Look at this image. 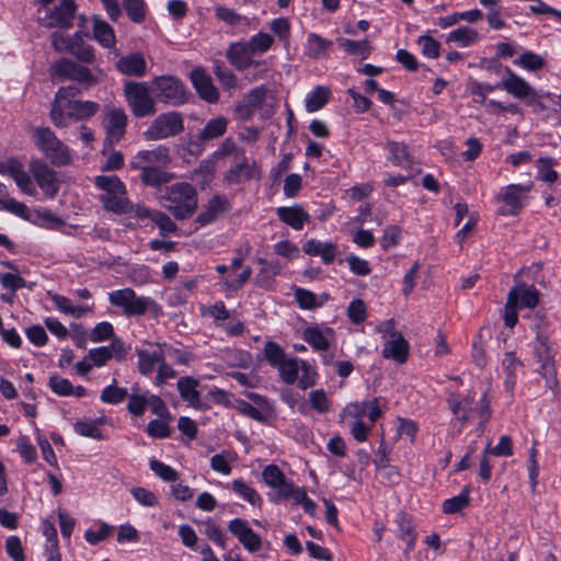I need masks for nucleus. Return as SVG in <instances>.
Returning a JSON list of instances; mask_svg holds the SVG:
<instances>
[{
    "label": "nucleus",
    "instance_id": "nucleus-44",
    "mask_svg": "<svg viewBox=\"0 0 561 561\" xmlns=\"http://www.w3.org/2000/svg\"><path fill=\"white\" fill-rule=\"evenodd\" d=\"M470 486L466 485L460 494L444 501L443 511L446 514H455L467 507L470 503Z\"/></svg>",
    "mask_w": 561,
    "mask_h": 561
},
{
    "label": "nucleus",
    "instance_id": "nucleus-49",
    "mask_svg": "<svg viewBox=\"0 0 561 561\" xmlns=\"http://www.w3.org/2000/svg\"><path fill=\"white\" fill-rule=\"evenodd\" d=\"M514 64L528 71H537L545 66V60L533 51H525L514 60Z\"/></svg>",
    "mask_w": 561,
    "mask_h": 561
},
{
    "label": "nucleus",
    "instance_id": "nucleus-62",
    "mask_svg": "<svg viewBox=\"0 0 561 561\" xmlns=\"http://www.w3.org/2000/svg\"><path fill=\"white\" fill-rule=\"evenodd\" d=\"M309 402L312 409L319 413H327L330 410L328 396L322 389L311 391L309 393Z\"/></svg>",
    "mask_w": 561,
    "mask_h": 561
},
{
    "label": "nucleus",
    "instance_id": "nucleus-27",
    "mask_svg": "<svg viewBox=\"0 0 561 561\" xmlns=\"http://www.w3.org/2000/svg\"><path fill=\"white\" fill-rule=\"evenodd\" d=\"M228 123V119L224 116L209 119L198 131L197 140L204 144L224 136L227 131Z\"/></svg>",
    "mask_w": 561,
    "mask_h": 561
},
{
    "label": "nucleus",
    "instance_id": "nucleus-48",
    "mask_svg": "<svg viewBox=\"0 0 561 561\" xmlns=\"http://www.w3.org/2000/svg\"><path fill=\"white\" fill-rule=\"evenodd\" d=\"M234 408L242 415H245L257 422H265L267 419V414L270 413L268 411L263 410L260 407H254L244 400L237 401Z\"/></svg>",
    "mask_w": 561,
    "mask_h": 561
},
{
    "label": "nucleus",
    "instance_id": "nucleus-36",
    "mask_svg": "<svg viewBox=\"0 0 561 561\" xmlns=\"http://www.w3.org/2000/svg\"><path fill=\"white\" fill-rule=\"evenodd\" d=\"M55 307L62 313L70 314L76 319L91 312L92 308L88 306H73L71 300L58 294H49Z\"/></svg>",
    "mask_w": 561,
    "mask_h": 561
},
{
    "label": "nucleus",
    "instance_id": "nucleus-2",
    "mask_svg": "<svg viewBox=\"0 0 561 561\" xmlns=\"http://www.w3.org/2000/svg\"><path fill=\"white\" fill-rule=\"evenodd\" d=\"M94 183L103 192L100 199L107 210L117 214H128L133 210V204L127 198L126 186L118 176L99 175Z\"/></svg>",
    "mask_w": 561,
    "mask_h": 561
},
{
    "label": "nucleus",
    "instance_id": "nucleus-37",
    "mask_svg": "<svg viewBox=\"0 0 561 561\" xmlns=\"http://www.w3.org/2000/svg\"><path fill=\"white\" fill-rule=\"evenodd\" d=\"M295 298L301 309L311 310L323 306L330 298L329 294L324 293L317 296L310 290L297 288L294 293Z\"/></svg>",
    "mask_w": 561,
    "mask_h": 561
},
{
    "label": "nucleus",
    "instance_id": "nucleus-7",
    "mask_svg": "<svg viewBox=\"0 0 561 561\" xmlns=\"http://www.w3.org/2000/svg\"><path fill=\"white\" fill-rule=\"evenodd\" d=\"M108 301L112 306L118 307L127 317H139L145 314L154 301L149 297L137 296L131 288L113 290L108 294Z\"/></svg>",
    "mask_w": 561,
    "mask_h": 561
},
{
    "label": "nucleus",
    "instance_id": "nucleus-47",
    "mask_svg": "<svg viewBox=\"0 0 561 561\" xmlns=\"http://www.w3.org/2000/svg\"><path fill=\"white\" fill-rule=\"evenodd\" d=\"M340 46L348 54L359 56L365 59L370 53V46L367 39L353 41L348 38H341Z\"/></svg>",
    "mask_w": 561,
    "mask_h": 561
},
{
    "label": "nucleus",
    "instance_id": "nucleus-38",
    "mask_svg": "<svg viewBox=\"0 0 561 561\" xmlns=\"http://www.w3.org/2000/svg\"><path fill=\"white\" fill-rule=\"evenodd\" d=\"M164 167H153L140 171V180L147 186L157 187L173 180V174L163 170Z\"/></svg>",
    "mask_w": 561,
    "mask_h": 561
},
{
    "label": "nucleus",
    "instance_id": "nucleus-46",
    "mask_svg": "<svg viewBox=\"0 0 561 561\" xmlns=\"http://www.w3.org/2000/svg\"><path fill=\"white\" fill-rule=\"evenodd\" d=\"M478 39V33L473 28L462 26L454 30L448 34V42H456L462 47H468L476 43Z\"/></svg>",
    "mask_w": 561,
    "mask_h": 561
},
{
    "label": "nucleus",
    "instance_id": "nucleus-53",
    "mask_svg": "<svg viewBox=\"0 0 561 561\" xmlns=\"http://www.w3.org/2000/svg\"><path fill=\"white\" fill-rule=\"evenodd\" d=\"M330 43L317 34H310L307 39V54L311 58H319L328 49Z\"/></svg>",
    "mask_w": 561,
    "mask_h": 561
},
{
    "label": "nucleus",
    "instance_id": "nucleus-39",
    "mask_svg": "<svg viewBox=\"0 0 561 561\" xmlns=\"http://www.w3.org/2000/svg\"><path fill=\"white\" fill-rule=\"evenodd\" d=\"M94 38L104 47H113L115 44V35L113 28L98 16L93 18Z\"/></svg>",
    "mask_w": 561,
    "mask_h": 561
},
{
    "label": "nucleus",
    "instance_id": "nucleus-51",
    "mask_svg": "<svg viewBox=\"0 0 561 561\" xmlns=\"http://www.w3.org/2000/svg\"><path fill=\"white\" fill-rule=\"evenodd\" d=\"M127 396V390L125 388L117 387L114 381L112 385L103 389L100 398L104 403L118 404L123 402Z\"/></svg>",
    "mask_w": 561,
    "mask_h": 561
},
{
    "label": "nucleus",
    "instance_id": "nucleus-11",
    "mask_svg": "<svg viewBox=\"0 0 561 561\" xmlns=\"http://www.w3.org/2000/svg\"><path fill=\"white\" fill-rule=\"evenodd\" d=\"M261 169L255 161H250L245 152H239L232 159V165L227 170L224 181L227 184H240L244 181L260 180Z\"/></svg>",
    "mask_w": 561,
    "mask_h": 561
},
{
    "label": "nucleus",
    "instance_id": "nucleus-43",
    "mask_svg": "<svg viewBox=\"0 0 561 561\" xmlns=\"http://www.w3.org/2000/svg\"><path fill=\"white\" fill-rule=\"evenodd\" d=\"M231 489L244 501L249 502L251 505L256 506L261 505L262 497L261 495L247 482L241 479H236L231 482Z\"/></svg>",
    "mask_w": 561,
    "mask_h": 561
},
{
    "label": "nucleus",
    "instance_id": "nucleus-55",
    "mask_svg": "<svg viewBox=\"0 0 561 561\" xmlns=\"http://www.w3.org/2000/svg\"><path fill=\"white\" fill-rule=\"evenodd\" d=\"M264 355L266 360L273 367H277L286 358L285 351L279 344L275 342L265 343Z\"/></svg>",
    "mask_w": 561,
    "mask_h": 561
},
{
    "label": "nucleus",
    "instance_id": "nucleus-14",
    "mask_svg": "<svg viewBox=\"0 0 561 561\" xmlns=\"http://www.w3.org/2000/svg\"><path fill=\"white\" fill-rule=\"evenodd\" d=\"M171 162L170 149L165 146H158L153 149L138 151L130 160V168L134 170H146L153 167H168Z\"/></svg>",
    "mask_w": 561,
    "mask_h": 561
},
{
    "label": "nucleus",
    "instance_id": "nucleus-22",
    "mask_svg": "<svg viewBox=\"0 0 561 561\" xmlns=\"http://www.w3.org/2000/svg\"><path fill=\"white\" fill-rule=\"evenodd\" d=\"M304 340L318 352H325L330 348V342L334 339L332 328L308 327L302 333Z\"/></svg>",
    "mask_w": 561,
    "mask_h": 561
},
{
    "label": "nucleus",
    "instance_id": "nucleus-58",
    "mask_svg": "<svg viewBox=\"0 0 561 561\" xmlns=\"http://www.w3.org/2000/svg\"><path fill=\"white\" fill-rule=\"evenodd\" d=\"M150 469L163 481L174 482L178 480V472L162 461L156 459L150 460Z\"/></svg>",
    "mask_w": 561,
    "mask_h": 561
},
{
    "label": "nucleus",
    "instance_id": "nucleus-60",
    "mask_svg": "<svg viewBox=\"0 0 561 561\" xmlns=\"http://www.w3.org/2000/svg\"><path fill=\"white\" fill-rule=\"evenodd\" d=\"M347 316L353 323H363L367 317L365 302L362 299L352 300L347 307Z\"/></svg>",
    "mask_w": 561,
    "mask_h": 561
},
{
    "label": "nucleus",
    "instance_id": "nucleus-16",
    "mask_svg": "<svg viewBox=\"0 0 561 561\" xmlns=\"http://www.w3.org/2000/svg\"><path fill=\"white\" fill-rule=\"evenodd\" d=\"M190 79L201 99L208 103H216L218 101L219 92L204 68L195 67L192 69Z\"/></svg>",
    "mask_w": 561,
    "mask_h": 561
},
{
    "label": "nucleus",
    "instance_id": "nucleus-13",
    "mask_svg": "<svg viewBox=\"0 0 561 561\" xmlns=\"http://www.w3.org/2000/svg\"><path fill=\"white\" fill-rule=\"evenodd\" d=\"M128 116L122 107H105L104 129L106 133L105 142L108 145L119 142L126 133Z\"/></svg>",
    "mask_w": 561,
    "mask_h": 561
},
{
    "label": "nucleus",
    "instance_id": "nucleus-21",
    "mask_svg": "<svg viewBox=\"0 0 561 561\" xmlns=\"http://www.w3.org/2000/svg\"><path fill=\"white\" fill-rule=\"evenodd\" d=\"M138 356V369L142 375H150L156 365L159 366L160 362H163V357L165 356V352L163 348V344H158L153 348H137L136 350Z\"/></svg>",
    "mask_w": 561,
    "mask_h": 561
},
{
    "label": "nucleus",
    "instance_id": "nucleus-17",
    "mask_svg": "<svg viewBox=\"0 0 561 561\" xmlns=\"http://www.w3.org/2000/svg\"><path fill=\"white\" fill-rule=\"evenodd\" d=\"M31 170L39 188L48 197H55L59 191V181L56 172L43 162L33 163Z\"/></svg>",
    "mask_w": 561,
    "mask_h": 561
},
{
    "label": "nucleus",
    "instance_id": "nucleus-50",
    "mask_svg": "<svg viewBox=\"0 0 561 561\" xmlns=\"http://www.w3.org/2000/svg\"><path fill=\"white\" fill-rule=\"evenodd\" d=\"M234 458L228 451L216 454L210 458V468L221 474L228 476L231 473V462Z\"/></svg>",
    "mask_w": 561,
    "mask_h": 561
},
{
    "label": "nucleus",
    "instance_id": "nucleus-29",
    "mask_svg": "<svg viewBox=\"0 0 561 561\" xmlns=\"http://www.w3.org/2000/svg\"><path fill=\"white\" fill-rule=\"evenodd\" d=\"M146 60L139 54L124 56L116 62L117 70L127 76L142 77L146 73Z\"/></svg>",
    "mask_w": 561,
    "mask_h": 561
},
{
    "label": "nucleus",
    "instance_id": "nucleus-40",
    "mask_svg": "<svg viewBox=\"0 0 561 561\" xmlns=\"http://www.w3.org/2000/svg\"><path fill=\"white\" fill-rule=\"evenodd\" d=\"M522 367V362H519L514 353L506 352L504 358L502 360V368L506 374L505 378V387L508 391H512L515 385L516 373Z\"/></svg>",
    "mask_w": 561,
    "mask_h": 561
},
{
    "label": "nucleus",
    "instance_id": "nucleus-57",
    "mask_svg": "<svg viewBox=\"0 0 561 561\" xmlns=\"http://www.w3.org/2000/svg\"><path fill=\"white\" fill-rule=\"evenodd\" d=\"M254 55L267 51L274 43V38L267 33H259L248 41Z\"/></svg>",
    "mask_w": 561,
    "mask_h": 561
},
{
    "label": "nucleus",
    "instance_id": "nucleus-20",
    "mask_svg": "<svg viewBox=\"0 0 561 561\" xmlns=\"http://www.w3.org/2000/svg\"><path fill=\"white\" fill-rule=\"evenodd\" d=\"M537 339L540 346L536 350L538 359L540 362V374L546 379L547 386L552 388L556 385V368L553 358L547 346V339L537 333Z\"/></svg>",
    "mask_w": 561,
    "mask_h": 561
},
{
    "label": "nucleus",
    "instance_id": "nucleus-26",
    "mask_svg": "<svg viewBox=\"0 0 561 561\" xmlns=\"http://www.w3.org/2000/svg\"><path fill=\"white\" fill-rule=\"evenodd\" d=\"M229 209V202L226 197L215 195L211 197L204 210L197 216V221L201 225H207L214 221L218 216L222 215Z\"/></svg>",
    "mask_w": 561,
    "mask_h": 561
},
{
    "label": "nucleus",
    "instance_id": "nucleus-18",
    "mask_svg": "<svg viewBox=\"0 0 561 561\" xmlns=\"http://www.w3.org/2000/svg\"><path fill=\"white\" fill-rule=\"evenodd\" d=\"M229 530L247 550L254 552L261 548L260 536L249 527L245 520L240 518L232 519L229 523Z\"/></svg>",
    "mask_w": 561,
    "mask_h": 561
},
{
    "label": "nucleus",
    "instance_id": "nucleus-42",
    "mask_svg": "<svg viewBox=\"0 0 561 561\" xmlns=\"http://www.w3.org/2000/svg\"><path fill=\"white\" fill-rule=\"evenodd\" d=\"M304 488L296 486L291 481L284 479L283 482L275 486V493L271 495V501L274 503H279L285 500H293V502L297 499V493H300Z\"/></svg>",
    "mask_w": 561,
    "mask_h": 561
},
{
    "label": "nucleus",
    "instance_id": "nucleus-5",
    "mask_svg": "<svg viewBox=\"0 0 561 561\" xmlns=\"http://www.w3.org/2000/svg\"><path fill=\"white\" fill-rule=\"evenodd\" d=\"M51 76L57 80H73L89 89L100 82L99 75H94L88 67L79 65L68 58H60L50 68Z\"/></svg>",
    "mask_w": 561,
    "mask_h": 561
},
{
    "label": "nucleus",
    "instance_id": "nucleus-28",
    "mask_svg": "<svg viewBox=\"0 0 561 561\" xmlns=\"http://www.w3.org/2000/svg\"><path fill=\"white\" fill-rule=\"evenodd\" d=\"M278 218L290 226L295 230H301L305 222H308L310 217L299 205L293 207H279L277 209Z\"/></svg>",
    "mask_w": 561,
    "mask_h": 561
},
{
    "label": "nucleus",
    "instance_id": "nucleus-4",
    "mask_svg": "<svg viewBox=\"0 0 561 561\" xmlns=\"http://www.w3.org/2000/svg\"><path fill=\"white\" fill-rule=\"evenodd\" d=\"M184 129L183 116L179 112H168L158 115L151 121L148 128L142 133L146 141H158L174 137Z\"/></svg>",
    "mask_w": 561,
    "mask_h": 561
},
{
    "label": "nucleus",
    "instance_id": "nucleus-24",
    "mask_svg": "<svg viewBox=\"0 0 561 561\" xmlns=\"http://www.w3.org/2000/svg\"><path fill=\"white\" fill-rule=\"evenodd\" d=\"M306 254L319 255L324 264H331L337 254V245L334 242H321L316 239L307 240L302 247Z\"/></svg>",
    "mask_w": 561,
    "mask_h": 561
},
{
    "label": "nucleus",
    "instance_id": "nucleus-54",
    "mask_svg": "<svg viewBox=\"0 0 561 561\" xmlns=\"http://www.w3.org/2000/svg\"><path fill=\"white\" fill-rule=\"evenodd\" d=\"M299 371H301V375H298L297 380L299 382V387L302 390H306L316 385L318 374L313 366H311L305 360H300Z\"/></svg>",
    "mask_w": 561,
    "mask_h": 561
},
{
    "label": "nucleus",
    "instance_id": "nucleus-30",
    "mask_svg": "<svg viewBox=\"0 0 561 561\" xmlns=\"http://www.w3.org/2000/svg\"><path fill=\"white\" fill-rule=\"evenodd\" d=\"M253 55L254 54L248 42L233 43L227 50L228 60L238 69H245L249 66L250 59Z\"/></svg>",
    "mask_w": 561,
    "mask_h": 561
},
{
    "label": "nucleus",
    "instance_id": "nucleus-59",
    "mask_svg": "<svg viewBox=\"0 0 561 561\" xmlns=\"http://www.w3.org/2000/svg\"><path fill=\"white\" fill-rule=\"evenodd\" d=\"M0 209L27 219V207L12 197L0 198Z\"/></svg>",
    "mask_w": 561,
    "mask_h": 561
},
{
    "label": "nucleus",
    "instance_id": "nucleus-61",
    "mask_svg": "<svg viewBox=\"0 0 561 561\" xmlns=\"http://www.w3.org/2000/svg\"><path fill=\"white\" fill-rule=\"evenodd\" d=\"M262 478L266 485L272 489L278 486V484L286 479L283 471L275 465L266 466L262 471Z\"/></svg>",
    "mask_w": 561,
    "mask_h": 561
},
{
    "label": "nucleus",
    "instance_id": "nucleus-56",
    "mask_svg": "<svg viewBox=\"0 0 561 561\" xmlns=\"http://www.w3.org/2000/svg\"><path fill=\"white\" fill-rule=\"evenodd\" d=\"M100 108V104L93 101H79L77 100V104L75 107V112L72 113L73 119H85L93 116Z\"/></svg>",
    "mask_w": 561,
    "mask_h": 561
},
{
    "label": "nucleus",
    "instance_id": "nucleus-1",
    "mask_svg": "<svg viewBox=\"0 0 561 561\" xmlns=\"http://www.w3.org/2000/svg\"><path fill=\"white\" fill-rule=\"evenodd\" d=\"M158 199L176 219L191 217L198 203L195 187L186 182L164 187L159 192Z\"/></svg>",
    "mask_w": 561,
    "mask_h": 561
},
{
    "label": "nucleus",
    "instance_id": "nucleus-52",
    "mask_svg": "<svg viewBox=\"0 0 561 561\" xmlns=\"http://www.w3.org/2000/svg\"><path fill=\"white\" fill-rule=\"evenodd\" d=\"M100 423H102V420L96 422L78 421L75 423V431L81 436L100 440L103 439L102 432L98 427Z\"/></svg>",
    "mask_w": 561,
    "mask_h": 561
},
{
    "label": "nucleus",
    "instance_id": "nucleus-9",
    "mask_svg": "<svg viewBox=\"0 0 561 561\" xmlns=\"http://www.w3.org/2000/svg\"><path fill=\"white\" fill-rule=\"evenodd\" d=\"M447 403L453 415L460 422L461 427L472 419L474 413H478L483 422H486L489 419V403L485 402L484 399L478 409L472 396L468 394L462 397L457 393H451L447 399Z\"/></svg>",
    "mask_w": 561,
    "mask_h": 561
},
{
    "label": "nucleus",
    "instance_id": "nucleus-15",
    "mask_svg": "<svg viewBox=\"0 0 561 561\" xmlns=\"http://www.w3.org/2000/svg\"><path fill=\"white\" fill-rule=\"evenodd\" d=\"M496 87L505 90L518 100H524L525 102L528 99L535 101V99L539 96L538 91H536L525 79L517 76L510 68H505V77L502 78Z\"/></svg>",
    "mask_w": 561,
    "mask_h": 561
},
{
    "label": "nucleus",
    "instance_id": "nucleus-12",
    "mask_svg": "<svg viewBox=\"0 0 561 561\" xmlns=\"http://www.w3.org/2000/svg\"><path fill=\"white\" fill-rule=\"evenodd\" d=\"M531 185L523 184H511L507 185L503 193L497 197L503 202V206L500 208V214L503 216H515L518 215L524 208L525 201L527 199L528 192Z\"/></svg>",
    "mask_w": 561,
    "mask_h": 561
},
{
    "label": "nucleus",
    "instance_id": "nucleus-23",
    "mask_svg": "<svg viewBox=\"0 0 561 561\" xmlns=\"http://www.w3.org/2000/svg\"><path fill=\"white\" fill-rule=\"evenodd\" d=\"M409 355V343L401 333H393L382 348L385 358L393 359L399 364L407 362Z\"/></svg>",
    "mask_w": 561,
    "mask_h": 561
},
{
    "label": "nucleus",
    "instance_id": "nucleus-34",
    "mask_svg": "<svg viewBox=\"0 0 561 561\" xmlns=\"http://www.w3.org/2000/svg\"><path fill=\"white\" fill-rule=\"evenodd\" d=\"M178 390L183 400L192 407H198L201 403L199 392L197 390L198 381L192 377H181L178 380Z\"/></svg>",
    "mask_w": 561,
    "mask_h": 561
},
{
    "label": "nucleus",
    "instance_id": "nucleus-3",
    "mask_svg": "<svg viewBox=\"0 0 561 561\" xmlns=\"http://www.w3.org/2000/svg\"><path fill=\"white\" fill-rule=\"evenodd\" d=\"M124 98L137 118L157 113V102L146 82L128 81L124 84Z\"/></svg>",
    "mask_w": 561,
    "mask_h": 561
},
{
    "label": "nucleus",
    "instance_id": "nucleus-41",
    "mask_svg": "<svg viewBox=\"0 0 561 561\" xmlns=\"http://www.w3.org/2000/svg\"><path fill=\"white\" fill-rule=\"evenodd\" d=\"M276 368L283 382L293 385L298 379L300 362L297 358L286 357Z\"/></svg>",
    "mask_w": 561,
    "mask_h": 561
},
{
    "label": "nucleus",
    "instance_id": "nucleus-10",
    "mask_svg": "<svg viewBox=\"0 0 561 561\" xmlns=\"http://www.w3.org/2000/svg\"><path fill=\"white\" fill-rule=\"evenodd\" d=\"M152 87L158 100L165 104L181 105L186 101V88L176 77H156L152 80Z\"/></svg>",
    "mask_w": 561,
    "mask_h": 561
},
{
    "label": "nucleus",
    "instance_id": "nucleus-25",
    "mask_svg": "<svg viewBox=\"0 0 561 561\" xmlns=\"http://www.w3.org/2000/svg\"><path fill=\"white\" fill-rule=\"evenodd\" d=\"M507 298L516 305L519 301L520 307L534 308L538 305L539 293L534 286L519 283L508 291Z\"/></svg>",
    "mask_w": 561,
    "mask_h": 561
},
{
    "label": "nucleus",
    "instance_id": "nucleus-6",
    "mask_svg": "<svg viewBox=\"0 0 561 561\" xmlns=\"http://www.w3.org/2000/svg\"><path fill=\"white\" fill-rule=\"evenodd\" d=\"M34 140L53 164L66 165L70 162L69 148L49 128H36L34 130Z\"/></svg>",
    "mask_w": 561,
    "mask_h": 561
},
{
    "label": "nucleus",
    "instance_id": "nucleus-8",
    "mask_svg": "<svg viewBox=\"0 0 561 561\" xmlns=\"http://www.w3.org/2000/svg\"><path fill=\"white\" fill-rule=\"evenodd\" d=\"M76 9L73 0H60L54 8L38 10V22L47 28H69L73 24Z\"/></svg>",
    "mask_w": 561,
    "mask_h": 561
},
{
    "label": "nucleus",
    "instance_id": "nucleus-19",
    "mask_svg": "<svg viewBox=\"0 0 561 561\" xmlns=\"http://www.w3.org/2000/svg\"><path fill=\"white\" fill-rule=\"evenodd\" d=\"M76 104L77 100H71L64 95L60 96L56 93L50 111V118L54 125L66 127L69 119L73 117L71 112H75Z\"/></svg>",
    "mask_w": 561,
    "mask_h": 561
},
{
    "label": "nucleus",
    "instance_id": "nucleus-35",
    "mask_svg": "<svg viewBox=\"0 0 561 561\" xmlns=\"http://www.w3.org/2000/svg\"><path fill=\"white\" fill-rule=\"evenodd\" d=\"M267 90L264 87H256L252 89L243 99V103L238 107L240 113L244 112L247 117L251 116L252 112L261 108Z\"/></svg>",
    "mask_w": 561,
    "mask_h": 561
},
{
    "label": "nucleus",
    "instance_id": "nucleus-33",
    "mask_svg": "<svg viewBox=\"0 0 561 561\" xmlns=\"http://www.w3.org/2000/svg\"><path fill=\"white\" fill-rule=\"evenodd\" d=\"M5 173L9 174L16 183V185L27 195H35L36 190L32 183L30 175L23 170V167L18 162H10L5 168Z\"/></svg>",
    "mask_w": 561,
    "mask_h": 561
},
{
    "label": "nucleus",
    "instance_id": "nucleus-63",
    "mask_svg": "<svg viewBox=\"0 0 561 561\" xmlns=\"http://www.w3.org/2000/svg\"><path fill=\"white\" fill-rule=\"evenodd\" d=\"M148 405V397L145 394L131 393L128 396L127 410L131 415L141 416Z\"/></svg>",
    "mask_w": 561,
    "mask_h": 561
},
{
    "label": "nucleus",
    "instance_id": "nucleus-64",
    "mask_svg": "<svg viewBox=\"0 0 561 561\" xmlns=\"http://www.w3.org/2000/svg\"><path fill=\"white\" fill-rule=\"evenodd\" d=\"M5 550L13 561H25L22 543L18 536H10L7 538Z\"/></svg>",
    "mask_w": 561,
    "mask_h": 561
},
{
    "label": "nucleus",
    "instance_id": "nucleus-45",
    "mask_svg": "<svg viewBox=\"0 0 561 561\" xmlns=\"http://www.w3.org/2000/svg\"><path fill=\"white\" fill-rule=\"evenodd\" d=\"M330 90L325 87H317L306 99V110L309 113L322 108L329 101Z\"/></svg>",
    "mask_w": 561,
    "mask_h": 561
},
{
    "label": "nucleus",
    "instance_id": "nucleus-32",
    "mask_svg": "<svg viewBox=\"0 0 561 561\" xmlns=\"http://www.w3.org/2000/svg\"><path fill=\"white\" fill-rule=\"evenodd\" d=\"M386 147L389 151V160L393 165L403 169H410L412 165V157L408 150V146L403 142L387 141Z\"/></svg>",
    "mask_w": 561,
    "mask_h": 561
},
{
    "label": "nucleus",
    "instance_id": "nucleus-31",
    "mask_svg": "<svg viewBox=\"0 0 561 561\" xmlns=\"http://www.w3.org/2000/svg\"><path fill=\"white\" fill-rule=\"evenodd\" d=\"M257 262L262 265L255 275V284L264 289L272 288L275 277L279 274L282 266L277 262H268L260 257Z\"/></svg>",
    "mask_w": 561,
    "mask_h": 561
}]
</instances>
